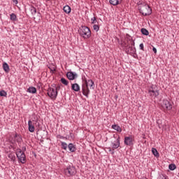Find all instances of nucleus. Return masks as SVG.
<instances>
[{
  "label": "nucleus",
  "instance_id": "nucleus-1",
  "mask_svg": "<svg viewBox=\"0 0 179 179\" xmlns=\"http://www.w3.org/2000/svg\"><path fill=\"white\" fill-rule=\"evenodd\" d=\"M138 10L143 16H150V15H152V8L145 3L140 5Z\"/></svg>",
  "mask_w": 179,
  "mask_h": 179
},
{
  "label": "nucleus",
  "instance_id": "nucleus-2",
  "mask_svg": "<svg viewBox=\"0 0 179 179\" xmlns=\"http://www.w3.org/2000/svg\"><path fill=\"white\" fill-rule=\"evenodd\" d=\"M148 94L152 99H156L160 94V90L157 85H151L148 87Z\"/></svg>",
  "mask_w": 179,
  "mask_h": 179
},
{
  "label": "nucleus",
  "instance_id": "nucleus-3",
  "mask_svg": "<svg viewBox=\"0 0 179 179\" xmlns=\"http://www.w3.org/2000/svg\"><path fill=\"white\" fill-rule=\"evenodd\" d=\"M78 34L81 37H83V38H90V36H92L90 29L86 26H81L78 29Z\"/></svg>",
  "mask_w": 179,
  "mask_h": 179
},
{
  "label": "nucleus",
  "instance_id": "nucleus-4",
  "mask_svg": "<svg viewBox=\"0 0 179 179\" xmlns=\"http://www.w3.org/2000/svg\"><path fill=\"white\" fill-rule=\"evenodd\" d=\"M48 96H49L52 100H56L58 96V89L57 87H49L48 90Z\"/></svg>",
  "mask_w": 179,
  "mask_h": 179
},
{
  "label": "nucleus",
  "instance_id": "nucleus-5",
  "mask_svg": "<svg viewBox=\"0 0 179 179\" xmlns=\"http://www.w3.org/2000/svg\"><path fill=\"white\" fill-rule=\"evenodd\" d=\"M16 156L22 164H24L26 163V154H24V152L22 151V149L18 148L16 150Z\"/></svg>",
  "mask_w": 179,
  "mask_h": 179
},
{
  "label": "nucleus",
  "instance_id": "nucleus-6",
  "mask_svg": "<svg viewBox=\"0 0 179 179\" xmlns=\"http://www.w3.org/2000/svg\"><path fill=\"white\" fill-rule=\"evenodd\" d=\"M110 143L113 150H114L115 149H118L120 146V136L115 135L112 136Z\"/></svg>",
  "mask_w": 179,
  "mask_h": 179
},
{
  "label": "nucleus",
  "instance_id": "nucleus-7",
  "mask_svg": "<svg viewBox=\"0 0 179 179\" xmlns=\"http://www.w3.org/2000/svg\"><path fill=\"white\" fill-rule=\"evenodd\" d=\"M64 173L66 177H71V176H75L76 174V169L73 166H67L64 169Z\"/></svg>",
  "mask_w": 179,
  "mask_h": 179
},
{
  "label": "nucleus",
  "instance_id": "nucleus-8",
  "mask_svg": "<svg viewBox=\"0 0 179 179\" xmlns=\"http://www.w3.org/2000/svg\"><path fill=\"white\" fill-rule=\"evenodd\" d=\"M85 84L82 85V92L83 96L85 97H89V94H90V90H89V87L87 85V80L86 78L84 79Z\"/></svg>",
  "mask_w": 179,
  "mask_h": 179
},
{
  "label": "nucleus",
  "instance_id": "nucleus-9",
  "mask_svg": "<svg viewBox=\"0 0 179 179\" xmlns=\"http://www.w3.org/2000/svg\"><path fill=\"white\" fill-rule=\"evenodd\" d=\"M162 107L164 108V110H167V111H170L173 108V104L167 99H163Z\"/></svg>",
  "mask_w": 179,
  "mask_h": 179
},
{
  "label": "nucleus",
  "instance_id": "nucleus-10",
  "mask_svg": "<svg viewBox=\"0 0 179 179\" xmlns=\"http://www.w3.org/2000/svg\"><path fill=\"white\" fill-rule=\"evenodd\" d=\"M124 145L127 146H132L134 145V137L132 136H129L124 137Z\"/></svg>",
  "mask_w": 179,
  "mask_h": 179
},
{
  "label": "nucleus",
  "instance_id": "nucleus-11",
  "mask_svg": "<svg viewBox=\"0 0 179 179\" xmlns=\"http://www.w3.org/2000/svg\"><path fill=\"white\" fill-rule=\"evenodd\" d=\"M66 77L69 80H75L78 78V73L76 72L69 71L66 73Z\"/></svg>",
  "mask_w": 179,
  "mask_h": 179
},
{
  "label": "nucleus",
  "instance_id": "nucleus-12",
  "mask_svg": "<svg viewBox=\"0 0 179 179\" xmlns=\"http://www.w3.org/2000/svg\"><path fill=\"white\" fill-rule=\"evenodd\" d=\"M6 156L13 163H15V162H16V156L15 155V152H13V151H7L6 152Z\"/></svg>",
  "mask_w": 179,
  "mask_h": 179
},
{
  "label": "nucleus",
  "instance_id": "nucleus-13",
  "mask_svg": "<svg viewBox=\"0 0 179 179\" xmlns=\"http://www.w3.org/2000/svg\"><path fill=\"white\" fill-rule=\"evenodd\" d=\"M157 124L159 127V128L162 129H167V128H169V124H163V120H162V119H158L157 120Z\"/></svg>",
  "mask_w": 179,
  "mask_h": 179
},
{
  "label": "nucleus",
  "instance_id": "nucleus-14",
  "mask_svg": "<svg viewBox=\"0 0 179 179\" xmlns=\"http://www.w3.org/2000/svg\"><path fill=\"white\" fill-rule=\"evenodd\" d=\"M127 54H129L132 55L134 58H135V54H136V49L134 47L129 46L128 48L126 50Z\"/></svg>",
  "mask_w": 179,
  "mask_h": 179
},
{
  "label": "nucleus",
  "instance_id": "nucleus-15",
  "mask_svg": "<svg viewBox=\"0 0 179 179\" xmlns=\"http://www.w3.org/2000/svg\"><path fill=\"white\" fill-rule=\"evenodd\" d=\"M87 83L88 85V87L90 86V89H92V90H94V81L93 80H87Z\"/></svg>",
  "mask_w": 179,
  "mask_h": 179
},
{
  "label": "nucleus",
  "instance_id": "nucleus-16",
  "mask_svg": "<svg viewBox=\"0 0 179 179\" xmlns=\"http://www.w3.org/2000/svg\"><path fill=\"white\" fill-rule=\"evenodd\" d=\"M27 92L28 93H31V94H35V93H37V89H36L34 87H29Z\"/></svg>",
  "mask_w": 179,
  "mask_h": 179
},
{
  "label": "nucleus",
  "instance_id": "nucleus-17",
  "mask_svg": "<svg viewBox=\"0 0 179 179\" xmlns=\"http://www.w3.org/2000/svg\"><path fill=\"white\" fill-rule=\"evenodd\" d=\"M109 3L113 6H117V5L121 3V0H109Z\"/></svg>",
  "mask_w": 179,
  "mask_h": 179
},
{
  "label": "nucleus",
  "instance_id": "nucleus-18",
  "mask_svg": "<svg viewBox=\"0 0 179 179\" xmlns=\"http://www.w3.org/2000/svg\"><path fill=\"white\" fill-rule=\"evenodd\" d=\"M72 90L74 92H79L80 90V87L78 85V83L72 84L71 85Z\"/></svg>",
  "mask_w": 179,
  "mask_h": 179
},
{
  "label": "nucleus",
  "instance_id": "nucleus-19",
  "mask_svg": "<svg viewBox=\"0 0 179 179\" xmlns=\"http://www.w3.org/2000/svg\"><path fill=\"white\" fill-rule=\"evenodd\" d=\"M28 127L29 132H34V126L33 125L31 120L28 121Z\"/></svg>",
  "mask_w": 179,
  "mask_h": 179
},
{
  "label": "nucleus",
  "instance_id": "nucleus-20",
  "mask_svg": "<svg viewBox=\"0 0 179 179\" xmlns=\"http://www.w3.org/2000/svg\"><path fill=\"white\" fill-rule=\"evenodd\" d=\"M63 10L65 13L69 15V13L71 12V10H72V9L71 8V6H69V5H66L64 6Z\"/></svg>",
  "mask_w": 179,
  "mask_h": 179
},
{
  "label": "nucleus",
  "instance_id": "nucleus-21",
  "mask_svg": "<svg viewBox=\"0 0 179 179\" xmlns=\"http://www.w3.org/2000/svg\"><path fill=\"white\" fill-rule=\"evenodd\" d=\"M29 10L33 16L36 15V13H37V8H36L34 6H31L29 8Z\"/></svg>",
  "mask_w": 179,
  "mask_h": 179
},
{
  "label": "nucleus",
  "instance_id": "nucleus-22",
  "mask_svg": "<svg viewBox=\"0 0 179 179\" xmlns=\"http://www.w3.org/2000/svg\"><path fill=\"white\" fill-rule=\"evenodd\" d=\"M113 129H115V131H117V132H122V129L118 124H113L112 125Z\"/></svg>",
  "mask_w": 179,
  "mask_h": 179
},
{
  "label": "nucleus",
  "instance_id": "nucleus-23",
  "mask_svg": "<svg viewBox=\"0 0 179 179\" xmlns=\"http://www.w3.org/2000/svg\"><path fill=\"white\" fill-rule=\"evenodd\" d=\"M10 20H12V22H16L17 20V17L16 16V14L15 13H11L10 15Z\"/></svg>",
  "mask_w": 179,
  "mask_h": 179
},
{
  "label": "nucleus",
  "instance_id": "nucleus-24",
  "mask_svg": "<svg viewBox=\"0 0 179 179\" xmlns=\"http://www.w3.org/2000/svg\"><path fill=\"white\" fill-rule=\"evenodd\" d=\"M68 148L71 152H75L76 150V147L73 143H69Z\"/></svg>",
  "mask_w": 179,
  "mask_h": 179
},
{
  "label": "nucleus",
  "instance_id": "nucleus-25",
  "mask_svg": "<svg viewBox=\"0 0 179 179\" xmlns=\"http://www.w3.org/2000/svg\"><path fill=\"white\" fill-rule=\"evenodd\" d=\"M152 152L154 155V156H155V157H159V156H160L159 152H157V150L156 148H152Z\"/></svg>",
  "mask_w": 179,
  "mask_h": 179
},
{
  "label": "nucleus",
  "instance_id": "nucleus-26",
  "mask_svg": "<svg viewBox=\"0 0 179 179\" xmlns=\"http://www.w3.org/2000/svg\"><path fill=\"white\" fill-rule=\"evenodd\" d=\"M3 69L6 73L9 72V65H8V63H3Z\"/></svg>",
  "mask_w": 179,
  "mask_h": 179
},
{
  "label": "nucleus",
  "instance_id": "nucleus-27",
  "mask_svg": "<svg viewBox=\"0 0 179 179\" xmlns=\"http://www.w3.org/2000/svg\"><path fill=\"white\" fill-rule=\"evenodd\" d=\"M141 31L143 36H149V31H148V29L142 28Z\"/></svg>",
  "mask_w": 179,
  "mask_h": 179
},
{
  "label": "nucleus",
  "instance_id": "nucleus-28",
  "mask_svg": "<svg viewBox=\"0 0 179 179\" xmlns=\"http://www.w3.org/2000/svg\"><path fill=\"white\" fill-rule=\"evenodd\" d=\"M60 80H61V83L65 86H68V85L69 84V82L64 78H62Z\"/></svg>",
  "mask_w": 179,
  "mask_h": 179
},
{
  "label": "nucleus",
  "instance_id": "nucleus-29",
  "mask_svg": "<svg viewBox=\"0 0 179 179\" xmlns=\"http://www.w3.org/2000/svg\"><path fill=\"white\" fill-rule=\"evenodd\" d=\"M169 170H171V171L176 170L177 169V166H176L175 164H171L169 166Z\"/></svg>",
  "mask_w": 179,
  "mask_h": 179
},
{
  "label": "nucleus",
  "instance_id": "nucleus-30",
  "mask_svg": "<svg viewBox=\"0 0 179 179\" xmlns=\"http://www.w3.org/2000/svg\"><path fill=\"white\" fill-rule=\"evenodd\" d=\"M91 23L92 24H97V23H99V22H97V18L96 17H92L91 18Z\"/></svg>",
  "mask_w": 179,
  "mask_h": 179
},
{
  "label": "nucleus",
  "instance_id": "nucleus-31",
  "mask_svg": "<svg viewBox=\"0 0 179 179\" xmlns=\"http://www.w3.org/2000/svg\"><path fill=\"white\" fill-rule=\"evenodd\" d=\"M121 45H122L123 50H128V48L129 47V45H127V43H125V42L122 43Z\"/></svg>",
  "mask_w": 179,
  "mask_h": 179
},
{
  "label": "nucleus",
  "instance_id": "nucleus-32",
  "mask_svg": "<svg viewBox=\"0 0 179 179\" xmlns=\"http://www.w3.org/2000/svg\"><path fill=\"white\" fill-rule=\"evenodd\" d=\"M61 146L62 149H64V150H66L68 148V144H66V143L65 142H62Z\"/></svg>",
  "mask_w": 179,
  "mask_h": 179
},
{
  "label": "nucleus",
  "instance_id": "nucleus-33",
  "mask_svg": "<svg viewBox=\"0 0 179 179\" xmlns=\"http://www.w3.org/2000/svg\"><path fill=\"white\" fill-rule=\"evenodd\" d=\"M93 30H94L95 31H99V30H100V27L99 26V24H94Z\"/></svg>",
  "mask_w": 179,
  "mask_h": 179
},
{
  "label": "nucleus",
  "instance_id": "nucleus-34",
  "mask_svg": "<svg viewBox=\"0 0 179 179\" xmlns=\"http://www.w3.org/2000/svg\"><path fill=\"white\" fill-rule=\"evenodd\" d=\"M0 96L1 97H6L8 96V94L5 92V90L0 91Z\"/></svg>",
  "mask_w": 179,
  "mask_h": 179
},
{
  "label": "nucleus",
  "instance_id": "nucleus-35",
  "mask_svg": "<svg viewBox=\"0 0 179 179\" xmlns=\"http://www.w3.org/2000/svg\"><path fill=\"white\" fill-rule=\"evenodd\" d=\"M139 48H140V50H141L142 51H145L143 43H141L139 45Z\"/></svg>",
  "mask_w": 179,
  "mask_h": 179
},
{
  "label": "nucleus",
  "instance_id": "nucleus-36",
  "mask_svg": "<svg viewBox=\"0 0 179 179\" xmlns=\"http://www.w3.org/2000/svg\"><path fill=\"white\" fill-rule=\"evenodd\" d=\"M109 152H110L111 155H114V150H112L111 148H109Z\"/></svg>",
  "mask_w": 179,
  "mask_h": 179
},
{
  "label": "nucleus",
  "instance_id": "nucleus-37",
  "mask_svg": "<svg viewBox=\"0 0 179 179\" xmlns=\"http://www.w3.org/2000/svg\"><path fill=\"white\" fill-rule=\"evenodd\" d=\"M152 51L155 52V54L157 53V49H156V48H152Z\"/></svg>",
  "mask_w": 179,
  "mask_h": 179
},
{
  "label": "nucleus",
  "instance_id": "nucleus-38",
  "mask_svg": "<svg viewBox=\"0 0 179 179\" xmlns=\"http://www.w3.org/2000/svg\"><path fill=\"white\" fill-rule=\"evenodd\" d=\"M22 152H26V146L22 147Z\"/></svg>",
  "mask_w": 179,
  "mask_h": 179
},
{
  "label": "nucleus",
  "instance_id": "nucleus-39",
  "mask_svg": "<svg viewBox=\"0 0 179 179\" xmlns=\"http://www.w3.org/2000/svg\"><path fill=\"white\" fill-rule=\"evenodd\" d=\"M13 2H14L15 3V5H17V3H18L17 0H13Z\"/></svg>",
  "mask_w": 179,
  "mask_h": 179
},
{
  "label": "nucleus",
  "instance_id": "nucleus-40",
  "mask_svg": "<svg viewBox=\"0 0 179 179\" xmlns=\"http://www.w3.org/2000/svg\"><path fill=\"white\" fill-rule=\"evenodd\" d=\"M15 138H17V135L15 136Z\"/></svg>",
  "mask_w": 179,
  "mask_h": 179
},
{
  "label": "nucleus",
  "instance_id": "nucleus-41",
  "mask_svg": "<svg viewBox=\"0 0 179 179\" xmlns=\"http://www.w3.org/2000/svg\"><path fill=\"white\" fill-rule=\"evenodd\" d=\"M46 1H50V0H46Z\"/></svg>",
  "mask_w": 179,
  "mask_h": 179
}]
</instances>
